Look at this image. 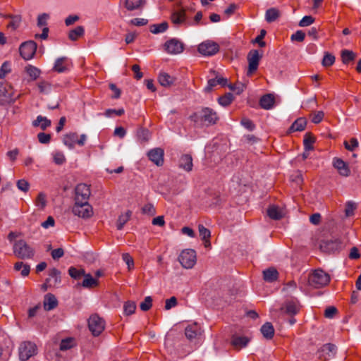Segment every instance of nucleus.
<instances>
[{
  "instance_id": "1",
  "label": "nucleus",
  "mask_w": 361,
  "mask_h": 361,
  "mask_svg": "<svg viewBox=\"0 0 361 361\" xmlns=\"http://www.w3.org/2000/svg\"><path fill=\"white\" fill-rule=\"evenodd\" d=\"M190 120L193 122L195 127L202 128L216 124L219 121V116L214 109L204 107L192 114Z\"/></svg>"
},
{
  "instance_id": "2",
  "label": "nucleus",
  "mask_w": 361,
  "mask_h": 361,
  "mask_svg": "<svg viewBox=\"0 0 361 361\" xmlns=\"http://www.w3.org/2000/svg\"><path fill=\"white\" fill-rule=\"evenodd\" d=\"M13 254L18 258L31 259L35 255L34 249L24 240L15 241L13 246Z\"/></svg>"
},
{
  "instance_id": "3",
  "label": "nucleus",
  "mask_w": 361,
  "mask_h": 361,
  "mask_svg": "<svg viewBox=\"0 0 361 361\" xmlns=\"http://www.w3.org/2000/svg\"><path fill=\"white\" fill-rule=\"evenodd\" d=\"M330 281V276L322 269H316L308 276L309 284L316 288L326 286Z\"/></svg>"
},
{
  "instance_id": "4",
  "label": "nucleus",
  "mask_w": 361,
  "mask_h": 361,
  "mask_svg": "<svg viewBox=\"0 0 361 361\" xmlns=\"http://www.w3.org/2000/svg\"><path fill=\"white\" fill-rule=\"evenodd\" d=\"M87 322L89 330L94 336H99L105 329V321L97 314H92Z\"/></svg>"
},
{
  "instance_id": "5",
  "label": "nucleus",
  "mask_w": 361,
  "mask_h": 361,
  "mask_svg": "<svg viewBox=\"0 0 361 361\" xmlns=\"http://www.w3.org/2000/svg\"><path fill=\"white\" fill-rule=\"evenodd\" d=\"M16 97L12 86L6 82L0 83V104L6 105L15 102Z\"/></svg>"
},
{
  "instance_id": "6",
  "label": "nucleus",
  "mask_w": 361,
  "mask_h": 361,
  "mask_svg": "<svg viewBox=\"0 0 361 361\" xmlns=\"http://www.w3.org/2000/svg\"><path fill=\"white\" fill-rule=\"evenodd\" d=\"M178 259L184 268L191 269L197 262L196 252L192 249L184 250L180 254Z\"/></svg>"
},
{
  "instance_id": "7",
  "label": "nucleus",
  "mask_w": 361,
  "mask_h": 361,
  "mask_svg": "<svg viewBox=\"0 0 361 361\" xmlns=\"http://www.w3.org/2000/svg\"><path fill=\"white\" fill-rule=\"evenodd\" d=\"M72 212L74 215L82 219H89L92 216L94 213L92 207L88 202L82 203L75 202Z\"/></svg>"
},
{
  "instance_id": "8",
  "label": "nucleus",
  "mask_w": 361,
  "mask_h": 361,
  "mask_svg": "<svg viewBox=\"0 0 361 361\" xmlns=\"http://www.w3.org/2000/svg\"><path fill=\"white\" fill-rule=\"evenodd\" d=\"M37 353V346L30 341L23 342L19 347V357L22 361L27 360Z\"/></svg>"
},
{
  "instance_id": "9",
  "label": "nucleus",
  "mask_w": 361,
  "mask_h": 361,
  "mask_svg": "<svg viewBox=\"0 0 361 361\" xmlns=\"http://www.w3.org/2000/svg\"><path fill=\"white\" fill-rule=\"evenodd\" d=\"M219 51V44L211 40H206L198 46V51L203 56H212Z\"/></svg>"
},
{
  "instance_id": "10",
  "label": "nucleus",
  "mask_w": 361,
  "mask_h": 361,
  "mask_svg": "<svg viewBox=\"0 0 361 361\" xmlns=\"http://www.w3.org/2000/svg\"><path fill=\"white\" fill-rule=\"evenodd\" d=\"M317 353L319 360L328 361L334 357L336 353V346L332 343H326L318 350Z\"/></svg>"
},
{
  "instance_id": "11",
  "label": "nucleus",
  "mask_w": 361,
  "mask_h": 361,
  "mask_svg": "<svg viewBox=\"0 0 361 361\" xmlns=\"http://www.w3.org/2000/svg\"><path fill=\"white\" fill-rule=\"evenodd\" d=\"M262 57L257 50L252 49L249 51L247 59L248 61L247 75H252L258 68L259 62Z\"/></svg>"
},
{
  "instance_id": "12",
  "label": "nucleus",
  "mask_w": 361,
  "mask_h": 361,
  "mask_svg": "<svg viewBox=\"0 0 361 361\" xmlns=\"http://www.w3.org/2000/svg\"><path fill=\"white\" fill-rule=\"evenodd\" d=\"M20 54L25 60L31 59L37 50V44L34 41H27L23 42L20 48Z\"/></svg>"
},
{
  "instance_id": "13",
  "label": "nucleus",
  "mask_w": 361,
  "mask_h": 361,
  "mask_svg": "<svg viewBox=\"0 0 361 361\" xmlns=\"http://www.w3.org/2000/svg\"><path fill=\"white\" fill-rule=\"evenodd\" d=\"M61 282L60 272L56 269H52L49 271V276L45 283L42 286L43 291H47L49 288L55 287Z\"/></svg>"
},
{
  "instance_id": "14",
  "label": "nucleus",
  "mask_w": 361,
  "mask_h": 361,
  "mask_svg": "<svg viewBox=\"0 0 361 361\" xmlns=\"http://www.w3.org/2000/svg\"><path fill=\"white\" fill-rule=\"evenodd\" d=\"M90 187L84 183L78 184L75 188V202L82 203L88 202L90 196Z\"/></svg>"
},
{
  "instance_id": "15",
  "label": "nucleus",
  "mask_w": 361,
  "mask_h": 361,
  "mask_svg": "<svg viewBox=\"0 0 361 361\" xmlns=\"http://www.w3.org/2000/svg\"><path fill=\"white\" fill-rule=\"evenodd\" d=\"M164 49L168 54H178L183 51L184 44L177 39H171L165 42Z\"/></svg>"
},
{
  "instance_id": "16",
  "label": "nucleus",
  "mask_w": 361,
  "mask_h": 361,
  "mask_svg": "<svg viewBox=\"0 0 361 361\" xmlns=\"http://www.w3.org/2000/svg\"><path fill=\"white\" fill-rule=\"evenodd\" d=\"M164 149L159 147L152 149L147 153L149 160L158 166L164 164Z\"/></svg>"
},
{
  "instance_id": "17",
  "label": "nucleus",
  "mask_w": 361,
  "mask_h": 361,
  "mask_svg": "<svg viewBox=\"0 0 361 361\" xmlns=\"http://www.w3.org/2000/svg\"><path fill=\"white\" fill-rule=\"evenodd\" d=\"M171 23L176 26H181L186 22L185 10L183 8L173 11L170 17Z\"/></svg>"
},
{
  "instance_id": "18",
  "label": "nucleus",
  "mask_w": 361,
  "mask_h": 361,
  "mask_svg": "<svg viewBox=\"0 0 361 361\" xmlns=\"http://www.w3.org/2000/svg\"><path fill=\"white\" fill-rule=\"evenodd\" d=\"M333 165L337 169L340 175L343 176H348L350 173V170L347 163L339 158H334L333 160Z\"/></svg>"
},
{
  "instance_id": "19",
  "label": "nucleus",
  "mask_w": 361,
  "mask_h": 361,
  "mask_svg": "<svg viewBox=\"0 0 361 361\" xmlns=\"http://www.w3.org/2000/svg\"><path fill=\"white\" fill-rule=\"evenodd\" d=\"M283 309H285V312L286 314L295 315L299 312L300 305L297 300H290L286 302L285 305L281 307V310Z\"/></svg>"
},
{
  "instance_id": "20",
  "label": "nucleus",
  "mask_w": 361,
  "mask_h": 361,
  "mask_svg": "<svg viewBox=\"0 0 361 361\" xmlns=\"http://www.w3.org/2000/svg\"><path fill=\"white\" fill-rule=\"evenodd\" d=\"M267 214L271 219L279 220L286 215V212L282 207L271 205L267 209Z\"/></svg>"
},
{
  "instance_id": "21",
  "label": "nucleus",
  "mask_w": 361,
  "mask_h": 361,
  "mask_svg": "<svg viewBox=\"0 0 361 361\" xmlns=\"http://www.w3.org/2000/svg\"><path fill=\"white\" fill-rule=\"evenodd\" d=\"M250 339L246 336H233L231 338V344L236 350H240L245 348L249 343Z\"/></svg>"
},
{
  "instance_id": "22",
  "label": "nucleus",
  "mask_w": 361,
  "mask_h": 361,
  "mask_svg": "<svg viewBox=\"0 0 361 361\" xmlns=\"http://www.w3.org/2000/svg\"><path fill=\"white\" fill-rule=\"evenodd\" d=\"M192 159L189 154H183L180 158L179 166L185 171L190 172L192 169Z\"/></svg>"
},
{
  "instance_id": "23",
  "label": "nucleus",
  "mask_w": 361,
  "mask_h": 361,
  "mask_svg": "<svg viewBox=\"0 0 361 361\" xmlns=\"http://www.w3.org/2000/svg\"><path fill=\"white\" fill-rule=\"evenodd\" d=\"M201 333V329L196 323L186 327L185 331V336L189 340L195 338Z\"/></svg>"
},
{
  "instance_id": "24",
  "label": "nucleus",
  "mask_w": 361,
  "mask_h": 361,
  "mask_svg": "<svg viewBox=\"0 0 361 361\" xmlns=\"http://www.w3.org/2000/svg\"><path fill=\"white\" fill-rule=\"evenodd\" d=\"M44 309L46 311H50L56 308L58 305V300L54 295H47L43 301Z\"/></svg>"
},
{
  "instance_id": "25",
  "label": "nucleus",
  "mask_w": 361,
  "mask_h": 361,
  "mask_svg": "<svg viewBox=\"0 0 361 361\" xmlns=\"http://www.w3.org/2000/svg\"><path fill=\"white\" fill-rule=\"evenodd\" d=\"M263 279L267 282H273L277 280L279 272L274 267H269L263 271Z\"/></svg>"
},
{
  "instance_id": "26",
  "label": "nucleus",
  "mask_w": 361,
  "mask_h": 361,
  "mask_svg": "<svg viewBox=\"0 0 361 361\" xmlns=\"http://www.w3.org/2000/svg\"><path fill=\"white\" fill-rule=\"evenodd\" d=\"M259 104L264 109H271L274 104V97L271 94L264 95L260 99Z\"/></svg>"
},
{
  "instance_id": "27",
  "label": "nucleus",
  "mask_w": 361,
  "mask_h": 361,
  "mask_svg": "<svg viewBox=\"0 0 361 361\" xmlns=\"http://www.w3.org/2000/svg\"><path fill=\"white\" fill-rule=\"evenodd\" d=\"M260 331L263 336L268 340H270L274 337L275 332L274 328L270 322H266L262 325L260 329Z\"/></svg>"
},
{
  "instance_id": "28",
  "label": "nucleus",
  "mask_w": 361,
  "mask_h": 361,
  "mask_svg": "<svg viewBox=\"0 0 361 361\" xmlns=\"http://www.w3.org/2000/svg\"><path fill=\"white\" fill-rule=\"evenodd\" d=\"M145 0H125L124 5L127 10L134 11L141 8L145 4Z\"/></svg>"
},
{
  "instance_id": "29",
  "label": "nucleus",
  "mask_w": 361,
  "mask_h": 361,
  "mask_svg": "<svg viewBox=\"0 0 361 361\" xmlns=\"http://www.w3.org/2000/svg\"><path fill=\"white\" fill-rule=\"evenodd\" d=\"M82 286L85 288H95L99 286V280L97 278H94L91 274H85L84 279L82 283Z\"/></svg>"
},
{
  "instance_id": "30",
  "label": "nucleus",
  "mask_w": 361,
  "mask_h": 361,
  "mask_svg": "<svg viewBox=\"0 0 361 361\" xmlns=\"http://www.w3.org/2000/svg\"><path fill=\"white\" fill-rule=\"evenodd\" d=\"M32 126L34 127L39 126L42 130H44L51 126V121L47 117L38 116L37 118L32 121Z\"/></svg>"
},
{
  "instance_id": "31",
  "label": "nucleus",
  "mask_w": 361,
  "mask_h": 361,
  "mask_svg": "<svg viewBox=\"0 0 361 361\" xmlns=\"http://www.w3.org/2000/svg\"><path fill=\"white\" fill-rule=\"evenodd\" d=\"M53 69L58 73L65 72L68 69L67 59L66 57L57 59Z\"/></svg>"
},
{
  "instance_id": "32",
  "label": "nucleus",
  "mask_w": 361,
  "mask_h": 361,
  "mask_svg": "<svg viewBox=\"0 0 361 361\" xmlns=\"http://www.w3.org/2000/svg\"><path fill=\"white\" fill-rule=\"evenodd\" d=\"M307 121L304 118H299L295 121L289 128V132L302 131L305 128Z\"/></svg>"
},
{
  "instance_id": "33",
  "label": "nucleus",
  "mask_w": 361,
  "mask_h": 361,
  "mask_svg": "<svg viewBox=\"0 0 361 361\" xmlns=\"http://www.w3.org/2000/svg\"><path fill=\"white\" fill-rule=\"evenodd\" d=\"M78 137V134L76 133H72L67 134L63 137V143L68 148L73 149L74 148L75 144H77V138Z\"/></svg>"
},
{
  "instance_id": "34",
  "label": "nucleus",
  "mask_w": 361,
  "mask_h": 361,
  "mask_svg": "<svg viewBox=\"0 0 361 361\" xmlns=\"http://www.w3.org/2000/svg\"><path fill=\"white\" fill-rule=\"evenodd\" d=\"M158 80L161 86L169 87L173 84L175 79L166 73H161L158 77Z\"/></svg>"
},
{
  "instance_id": "35",
  "label": "nucleus",
  "mask_w": 361,
  "mask_h": 361,
  "mask_svg": "<svg viewBox=\"0 0 361 361\" xmlns=\"http://www.w3.org/2000/svg\"><path fill=\"white\" fill-rule=\"evenodd\" d=\"M280 11L276 8H271L267 10L265 13V20L268 23H272L277 20L280 16Z\"/></svg>"
},
{
  "instance_id": "36",
  "label": "nucleus",
  "mask_w": 361,
  "mask_h": 361,
  "mask_svg": "<svg viewBox=\"0 0 361 361\" xmlns=\"http://www.w3.org/2000/svg\"><path fill=\"white\" fill-rule=\"evenodd\" d=\"M14 269L16 271H20L21 276L25 277L28 276L30 271V267L23 262H18L14 264Z\"/></svg>"
},
{
  "instance_id": "37",
  "label": "nucleus",
  "mask_w": 361,
  "mask_h": 361,
  "mask_svg": "<svg viewBox=\"0 0 361 361\" xmlns=\"http://www.w3.org/2000/svg\"><path fill=\"white\" fill-rule=\"evenodd\" d=\"M76 345L75 339L73 337H68L63 339L60 343V350L65 351L69 350Z\"/></svg>"
},
{
  "instance_id": "38",
  "label": "nucleus",
  "mask_w": 361,
  "mask_h": 361,
  "mask_svg": "<svg viewBox=\"0 0 361 361\" xmlns=\"http://www.w3.org/2000/svg\"><path fill=\"white\" fill-rule=\"evenodd\" d=\"M132 215V212L130 211H127L126 213L121 214L118 216L116 223V227L118 230H121L124 225L130 220Z\"/></svg>"
},
{
  "instance_id": "39",
  "label": "nucleus",
  "mask_w": 361,
  "mask_h": 361,
  "mask_svg": "<svg viewBox=\"0 0 361 361\" xmlns=\"http://www.w3.org/2000/svg\"><path fill=\"white\" fill-rule=\"evenodd\" d=\"M25 71L32 80H37L41 74V71L38 68L32 65H27L25 66Z\"/></svg>"
},
{
  "instance_id": "40",
  "label": "nucleus",
  "mask_w": 361,
  "mask_h": 361,
  "mask_svg": "<svg viewBox=\"0 0 361 361\" xmlns=\"http://www.w3.org/2000/svg\"><path fill=\"white\" fill-rule=\"evenodd\" d=\"M84 32L85 30L82 26H78L69 32L68 37L71 40L75 41L84 35Z\"/></svg>"
},
{
  "instance_id": "41",
  "label": "nucleus",
  "mask_w": 361,
  "mask_h": 361,
  "mask_svg": "<svg viewBox=\"0 0 361 361\" xmlns=\"http://www.w3.org/2000/svg\"><path fill=\"white\" fill-rule=\"evenodd\" d=\"M69 275L74 279H79L82 276L84 277L85 271L83 269H77L74 267H71L68 269Z\"/></svg>"
},
{
  "instance_id": "42",
  "label": "nucleus",
  "mask_w": 361,
  "mask_h": 361,
  "mask_svg": "<svg viewBox=\"0 0 361 361\" xmlns=\"http://www.w3.org/2000/svg\"><path fill=\"white\" fill-rule=\"evenodd\" d=\"M169 25L166 22H163L160 24H154L151 26L150 31L154 34H158L165 32Z\"/></svg>"
},
{
  "instance_id": "43",
  "label": "nucleus",
  "mask_w": 361,
  "mask_h": 361,
  "mask_svg": "<svg viewBox=\"0 0 361 361\" xmlns=\"http://www.w3.org/2000/svg\"><path fill=\"white\" fill-rule=\"evenodd\" d=\"M47 205V196L44 192H39L35 200V206L44 209Z\"/></svg>"
},
{
  "instance_id": "44",
  "label": "nucleus",
  "mask_w": 361,
  "mask_h": 361,
  "mask_svg": "<svg viewBox=\"0 0 361 361\" xmlns=\"http://www.w3.org/2000/svg\"><path fill=\"white\" fill-rule=\"evenodd\" d=\"M37 87L41 93L48 94L51 90V85L47 81L42 80L37 83Z\"/></svg>"
},
{
  "instance_id": "45",
  "label": "nucleus",
  "mask_w": 361,
  "mask_h": 361,
  "mask_svg": "<svg viewBox=\"0 0 361 361\" xmlns=\"http://www.w3.org/2000/svg\"><path fill=\"white\" fill-rule=\"evenodd\" d=\"M124 312L126 315L133 314L136 310V303L133 301H128L124 304Z\"/></svg>"
},
{
  "instance_id": "46",
  "label": "nucleus",
  "mask_w": 361,
  "mask_h": 361,
  "mask_svg": "<svg viewBox=\"0 0 361 361\" xmlns=\"http://www.w3.org/2000/svg\"><path fill=\"white\" fill-rule=\"evenodd\" d=\"M233 97L232 94L228 93L222 97H220L218 99V102L220 105L223 106H228L233 101Z\"/></svg>"
},
{
  "instance_id": "47",
  "label": "nucleus",
  "mask_w": 361,
  "mask_h": 361,
  "mask_svg": "<svg viewBox=\"0 0 361 361\" xmlns=\"http://www.w3.org/2000/svg\"><path fill=\"white\" fill-rule=\"evenodd\" d=\"M355 54L352 51L343 50L341 53L342 61L344 63H348L354 60Z\"/></svg>"
},
{
  "instance_id": "48",
  "label": "nucleus",
  "mask_w": 361,
  "mask_h": 361,
  "mask_svg": "<svg viewBox=\"0 0 361 361\" xmlns=\"http://www.w3.org/2000/svg\"><path fill=\"white\" fill-rule=\"evenodd\" d=\"M314 142V139L312 136L308 134H306L304 138V147L305 150L310 151L313 149V143Z\"/></svg>"
},
{
  "instance_id": "49",
  "label": "nucleus",
  "mask_w": 361,
  "mask_h": 361,
  "mask_svg": "<svg viewBox=\"0 0 361 361\" xmlns=\"http://www.w3.org/2000/svg\"><path fill=\"white\" fill-rule=\"evenodd\" d=\"M142 213L149 216H154L156 214V209L152 203H147L142 207Z\"/></svg>"
},
{
  "instance_id": "50",
  "label": "nucleus",
  "mask_w": 361,
  "mask_h": 361,
  "mask_svg": "<svg viewBox=\"0 0 361 361\" xmlns=\"http://www.w3.org/2000/svg\"><path fill=\"white\" fill-rule=\"evenodd\" d=\"M199 234L202 240H207V238H210L211 232L209 229L205 228L203 225L198 226Z\"/></svg>"
},
{
  "instance_id": "51",
  "label": "nucleus",
  "mask_w": 361,
  "mask_h": 361,
  "mask_svg": "<svg viewBox=\"0 0 361 361\" xmlns=\"http://www.w3.org/2000/svg\"><path fill=\"white\" fill-rule=\"evenodd\" d=\"M152 305V298L150 296H147L145 298L144 301L140 305L141 310L146 312L148 311Z\"/></svg>"
},
{
  "instance_id": "52",
  "label": "nucleus",
  "mask_w": 361,
  "mask_h": 361,
  "mask_svg": "<svg viewBox=\"0 0 361 361\" xmlns=\"http://www.w3.org/2000/svg\"><path fill=\"white\" fill-rule=\"evenodd\" d=\"M343 144L345 149L349 151H353L358 147V141L355 137H352L349 142L345 141Z\"/></svg>"
},
{
  "instance_id": "53",
  "label": "nucleus",
  "mask_w": 361,
  "mask_h": 361,
  "mask_svg": "<svg viewBox=\"0 0 361 361\" xmlns=\"http://www.w3.org/2000/svg\"><path fill=\"white\" fill-rule=\"evenodd\" d=\"M357 205L355 202L349 201L345 204V213L347 216L353 215Z\"/></svg>"
},
{
  "instance_id": "54",
  "label": "nucleus",
  "mask_w": 361,
  "mask_h": 361,
  "mask_svg": "<svg viewBox=\"0 0 361 361\" xmlns=\"http://www.w3.org/2000/svg\"><path fill=\"white\" fill-rule=\"evenodd\" d=\"M305 33L302 30H298L290 37V39L293 42H301L305 39Z\"/></svg>"
},
{
  "instance_id": "55",
  "label": "nucleus",
  "mask_w": 361,
  "mask_h": 361,
  "mask_svg": "<svg viewBox=\"0 0 361 361\" xmlns=\"http://www.w3.org/2000/svg\"><path fill=\"white\" fill-rule=\"evenodd\" d=\"M11 64L6 61L0 68V78H4L8 73L11 72Z\"/></svg>"
},
{
  "instance_id": "56",
  "label": "nucleus",
  "mask_w": 361,
  "mask_h": 361,
  "mask_svg": "<svg viewBox=\"0 0 361 361\" xmlns=\"http://www.w3.org/2000/svg\"><path fill=\"white\" fill-rule=\"evenodd\" d=\"M334 61H335L334 56H333L330 54H326L322 60V65L326 67L330 66L334 64Z\"/></svg>"
},
{
  "instance_id": "57",
  "label": "nucleus",
  "mask_w": 361,
  "mask_h": 361,
  "mask_svg": "<svg viewBox=\"0 0 361 361\" xmlns=\"http://www.w3.org/2000/svg\"><path fill=\"white\" fill-rule=\"evenodd\" d=\"M314 21V19L313 17H312L311 16H305L299 22V26L307 27L312 24Z\"/></svg>"
},
{
  "instance_id": "58",
  "label": "nucleus",
  "mask_w": 361,
  "mask_h": 361,
  "mask_svg": "<svg viewBox=\"0 0 361 361\" xmlns=\"http://www.w3.org/2000/svg\"><path fill=\"white\" fill-rule=\"evenodd\" d=\"M324 116V114L323 111H315L312 114L311 121L314 123H319L323 120Z\"/></svg>"
},
{
  "instance_id": "59",
  "label": "nucleus",
  "mask_w": 361,
  "mask_h": 361,
  "mask_svg": "<svg viewBox=\"0 0 361 361\" xmlns=\"http://www.w3.org/2000/svg\"><path fill=\"white\" fill-rule=\"evenodd\" d=\"M240 123L243 127H245L250 131H252L255 128V126L253 123V122L249 118H243Z\"/></svg>"
},
{
  "instance_id": "60",
  "label": "nucleus",
  "mask_w": 361,
  "mask_h": 361,
  "mask_svg": "<svg viewBox=\"0 0 361 361\" xmlns=\"http://www.w3.org/2000/svg\"><path fill=\"white\" fill-rule=\"evenodd\" d=\"M54 161L58 165L63 164L66 161V158L62 152H58L54 154Z\"/></svg>"
},
{
  "instance_id": "61",
  "label": "nucleus",
  "mask_w": 361,
  "mask_h": 361,
  "mask_svg": "<svg viewBox=\"0 0 361 361\" xmlns=\"http://www.w3.org/2000/svg\"><path fill=\"white\" fill-rule=\"evenodd\" d=\"M17 187L23 192H27L30 188V184L25 179H20L17 182Z\"/></svg>"
},
{
  "instance_id": "62",
  "label": "nucleus",
  "mask_w": 361,
  "mask_h": 361,
  "mask_svg": "<svg viewBox=\"0 0 361 361\" xmlns=\"http://www.w3.org/2000/svg\"><path fill=\"white\" fill-rule=\"evenodd\" d=\"M124 112H125V111L123 108L119 109H109L106 110L104 115L106 117H111V116H112L113 114H115L116 116H121L124 114Z\"/></svg>"
},
{
  "instance_id": "63",
  "label": "nucleus",
  "mask_w": 361,
  "mask_h": 361,
  "mask_svg": "<svg viewBox=\"0 0 361 361\" xmlns=\"http://www.w3.org/2000/svg\"><path fill=\"white\" fill-rule=\"evenodd\" d=\"M38 140L42 144H47L51 140V135L44 133H39L37 135Z\"/></svg>"
},
{
  "instance_id": "64",
  "label": "nucleus",
  "mask_w": 361,
  "mask_h": 361,
  "mask_svg": "<svg viewBox=\"0 0 361 361\" xmlns=\"http://www.w3.org/2000/svg\"><path fill=\"white\" fill-rule=\"evenodd\" d=\"M338 312L337 309L334 306L328 307L324 312V316L326 318H333Z\"/></svg>"
}]
</instances>
